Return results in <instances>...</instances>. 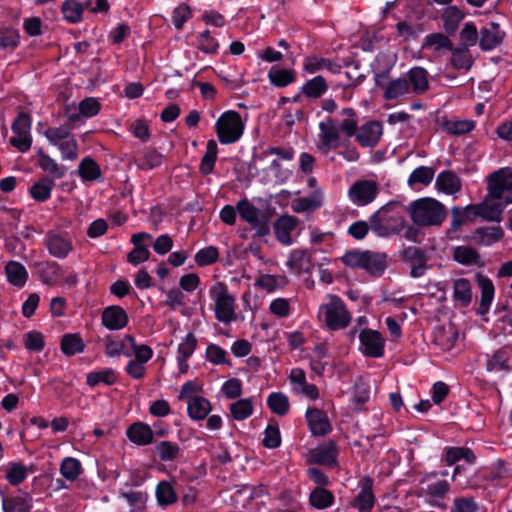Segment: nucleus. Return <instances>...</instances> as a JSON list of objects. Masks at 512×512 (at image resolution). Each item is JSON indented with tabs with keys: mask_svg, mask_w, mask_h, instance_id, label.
Returning a JSON list of instances; mask_svg holds the SVG:
<instances>
[{
	"mask_svg": "<svg viewBox=\"0 0 512 512\" xmlns=\"http://www.w3.org/2000/svg\"><path fill=\"white\" fill-rule=\"evenodd\" d=\"M63 18L71 24L82 20L83 5L76 0H65L61 5Z\"/></svg>",
	"mask_w": 512,
	"mask_h": 512,
	"instance_id": "nucleus-46",
	"label": "nucleus"
},
{
	"mask_svg": "<svg viewBox=\"0 0 512 512\" xmlns=\"http://www.w3.org/2000/svg\"><path fill=\"white\" fill-rule=\"evenodd\" d=\"M156 496L159 504L169 505L176 501V494L168 482H160L156 489Z\"/></svg>",
	"mask_w": 512,
	"mask_h": 512,
	"instance_id": "nucleus-63",
	"label": "nucleus"
},
{
	"mask_svg": "<svg viewBox=\"0 0 512 512\" xmlns=\"http://www.w3.org/2000/svg\"><path fill=\"white\" fill-rule=\"evenodd\" d=\"M477 283L481 292L480 303L477 308V314L480 316L488 313L495 295V287L491 279L485 276H479Z\"/></svg>",
	"mask_w": 512,
	"mask_h": 512,
	"instance_id": "nucleus-25",
	"label": "nucleus"
},
{
	"mask_svg": "<svg viewBox=\"0 0 512 512\" xmlns=\"http://www.w3.org/2000/svg\"><path fill=\"white\" fill-rule=\"evenodd\" d=\"M44 245L51 256L59 259L66 258L73 249L72 241L66 234L54 231L47 232Z\"/></svg>",
	"mask_w": 512,
	"mask_h": 512,
	"instance_id": "nucleus-11",
	"label": "nucleus"
},
{
	"mask_svg": "<svg viewBox=\"0 0 512 512\" xmlns=\"http://www.w3.org/2000/svg\"><path fill=\"white\" fill-rule=\"evenodd\" d=\"M404 77L409 80L410 92L421 95L427 91L429 81L427 71L424 68L413 67Z\"/></svg>",
	"mask_w": 512,
	"mask_h": 512,
	"instance_id": "nucleus-27",
	"label": "nucleus"
},
{
	"mask_svg": "<svg viewBox=\"0 0 512 512\" xmlns=\"http://www.w3.org/2000/svg\"><path fill=\"white\" fill-rule=\"evenodd\" d=\"M265 170L274 176L277 184L285 183L292 176V171L284 168L279 159H273Z\"/></svg>",
	"mask_w": 512,
	"mask_h": 512,
	"instance_id": "nucleus-60",
	"label": "nucleus"
},
{
	"mask_svg": "<svg viewBox=\"0 0 512 512\" xmlns=\"http://www.w3.org/2000/svg\"><path fill=\"white\" fill-rule=\"evenodd\" d=\"M488 194L492 199H504V204L512 203V168L503 167L488 177Z\"/></svg>",
	"mask_w": 512,
	"mask_h": 512,
	"instance_id": "nucleus-5",
	"label": "nucleus"
},
{
	"mask_svg": "<svg viewBox=\"0 0 512 512\" xmlns=\"http://www.w3.org/2000/svg\"><path fill=\"white\" fill-rule=\"evenodd\" d=\"M435 176V170L428 166H419L415 168L408 177L407 184L410 187L415 185L428 186Z\"/></svg>",
	"mask_w": 512,
	"mask_h": 512,
	"instance_id": "nucleus-41",
	"label": "nucleus"
},
{
	"mask_svg": "<svg viewBox=\"0 0 512 512\" xmlns=\"http://www.w3.org/2000/svg\"><path fill=\"white\" fill-rule=\"evenodd\" d=\"M220 44L218 40L211 34L209 29L201 32L197 37V48L204 54H217Z\"/></svg>",
	"mask_w": 512,
	"mask_h": 512,
	"instance_id": "nucleus-47",
	"label": "nucleus"
},
{
	"mask_svg": "<svg viewBox=\"0 0 512 512\" xmlns=\"http://www.w3.org/2000/svg\"><path fill=\"white\" fill-rule=\"evenodd\" d=\"M467 210H473V216L481 217L486 221L500 222L503 212V206L501 204H470L467 205Z\"/></svg>",
	"mask_w": 512,
	"mask_h": 512,
	"instance_id": "nucleus-26",
	"label": "nucleus"
},
{
	"mask_svg": "<svg viewBox=\"0 0 512 512\" xmlns=\"http://www.w3.org/2000/svg\"><path fill=\"white\" fill-rule=\"evenodd\" d=\"M78 172L84 182L97 181L102 177L100 166L90 157H85L81 160Z\"/></svg>",
	"mask_w": 512,
	"mask_h": 512,
	"instance_id": "nucleus-39",
	"label": "nucleus"
},
{
	"mask_svg": "<svg viewBox=\"0 0 512 512\" xmlns=\"http://www.w3.org/2000/svg\"><path fill=\"white\" fill-rule=\"evenodd\" d=\"M209 296L214 303L217 320H233L235 298L229 293L223 282L214 283L209 289Z\"/></svg>",
	"mask_w": 512,
	"mask_h": 512,
	"instance_id": "nucleus-6",
	"label": "nucleus"
},
{
	"mask_svg": "<svg viewBox=\"0 0 512 512\" xmlns=\"http://www.w3.org/2000/svg\"><path fill=\"white\" fill-rule=\"evenodd\" d=\"M237 211L240 217L256 229V234L264 236L268 233L269 227L266 221L260 219V211L247 199L237 203Z\"/></svg>",
	"mask_w": 512,
	"mask_h": 512,
	"instance_id": "nucleus-12",
	"label": "nucleus"
},
{
	"mask_svg": "<svg viewBox=\"0 0 512 512\" xmlns=\"http://www.w3.org/2000/svg\"><path fill=\"white\" fill-rule=\"evenodd\" d=\"M298 224V219L292 215H283L279 217L275 224L274 230L277 240L286 246L292 244L291 234Z\"/></svg>",
	"mask_w": 512,
	"mask_h": 512,
	"instance_id": "nucleus-23",
	"label": "nucleus"
},
{
	"mask_svg": "<svg viewBox=\"0 0 512 512\" xmlns=\"http://www.w3.org/2000/svg\"><path fill=\"white\" fill-rule=\"evenodd\" d=\"M451 57V63L456 69L469 70L472 66V59L465 48H453Z\"/></svg>",
	"mask_w": 512,
	"mask_h": 512,
	"instance_id": "nucleus-57",
	"label": "nucleus"
},
{
	"mask_svg": "<svg viewBox=\"0 0 512 512\" xmlns=\"http://www.w3.org/2000/svg\"><path fill=\"white\" fill-rule=\"evenodd\" d=\"M474 127L475 122L467 119H451L443 123L444 131L452 135H462L469 133L474 129Z\"/></svg>",
	"mask_w": 512,
	"mask_h": 512,
	"instance_id": "nucleus-49",
	"label": "nucleus"
},
{
	"mask_svg": "<svg viewBox=\"0 0 512 512\" xmlns=\"http://www.w3.org/2000/svg\"><path fill=\"white\" fill-rule=\"evenodd\" d=\"M11 128L14 133V136L10 139L11 145L20 152L28 151L32 145L30 115L25 112L19 113Z\"/></svg>",
	"mask_w": 512,
	"mask_h": 512,
	"instance_id": "nucleus-7",
	"label": "nucleus"
},
{
	"mask_svg": "<svg viewBox=\"0 0 512 512\" xmlns=\"http://www.w3.org/2000/svg\"><path fill=\"white\" fill-rule=\"evenodd\" d=\"M80 462L72 457L65 458L60 465L61 475L69 481H74L81 473Z\"/></svg>",
	"mask_w": 512,
	"mask_h": 512,
	"instance_id": "nucleus-53",
	"label": "nucleus"
},
{
	"mask_svg": "<svg viewBox=\"0 0 512 512\" xmlns=\"http://www.w3.org/2000/svg\"><path fill=\"white\" fill-rule=\"evenodd\" d=\"M505 33L496 22H490L479 32V46L483 51H491L501 44Z\"/></svg>",
	"mask_w": 512,
	"mask_h": 512,
	"instance_id": "nucleus-16",
	"label": "nucleus"
},
{
	"mask_svg": "<svg viewBox=\"0 0 512 512\" xmlns=\"http://www.w3.org/2000/svg\"><path fill=\"white\" fill-rule=\"evenodd\" d=\"M452 41L448 36L442 33H432L424 37L421 48L423 50H431L436 53L444 51H452Z\"/></svg>",
	"mask_w": 512,
	"mask_h": 512,
	"instance_id": "nucleus-29",
	"label": "nucleus"
},
{
	"mask_svg": "<svg viewBox=\"0 0 512 512\" xmlns=\"http://www.w3.org/2000/svg\"><path fill=\"white\" fill-rule=\"evenodd\" d=\"M318 314L323 320H350L351 318L343 301L337 296H331L327 303L322 304Z\"/></svg>",
	"mask_w": 512,
	"mask_h": 512,
	"instance_id": "nucleus-18",
	"label": "nucleus"
},
{
	"mask_svg": "<svg viewBox=\"0 0 512 512\" xmlns=\"http://www.w3.org/2000/svg\"><path fill=\"white\" fill-rule=\"evenodd\" d=\"M403 258L410 264V276L413 278L422 277L427 269V257L425 252L415 246L404 249Z\"/></svg>",
	"mask_w": 512,
	"mask_h": 512,
	"instance_id": "nucleus-20",
	"label": "nucleus"
},
{
	"mask_svg": "<svg viewBox=\"0 0 512 512\" xmlns=\"http://www.w3.org/2000/svg\"><path fill=\"white\" fill-rule=\"evenodd\" d=\"M32 508L33 499L27 492L2 498L3 512H31Z\"/></svg>",
	"mask_w": 512,
	"mask_h": 512,
	"instance_id": "nucleus-22",
	"label": "nucleus"
},
{
	"mask_svg": "<svg viewBox=\"0 0 512 512\" xmlns=\"http://www.w3.org/2000/svg\"><path fill=\"white\" fill-rule=\"evenodd\" d=\"M5 272L9 283L16 287H23L28 278V272L23 264L18 261H9L5 266Z\"/></svg>",
	"mask_w": 512,
	"mask_h": 512,
	"instance_id": "nucleus-35",
	"label": "nucleus"
},
{
	"mask_svg": "<svg viewBox=\"0 0 512 512\" xmlns=\"http://www.w3.org/2000/svg\"><path fill=\"white\" fill-rule=\"evenodd\" d=\"M320 146L328 151L339 146L341 131L338 129V118L328 117L319 123Z\"/></svg>",
	"mask_w": 512,
	"mask_h": 512,
	"instance_id": "nucleus-13",
	"label": "nucleus"
},
{
	"mask_svg": "<svg viewBox=\"0 0 512 512\" xmlns=\"http://www.w3.org/2000/svg\"><path fill=\"white\" fill-rule=\"evenodd\" d=\"M388 72L375 73V84L384 89L383 97L386 100H397L410 93L409 80L402 76L385 82Z\"/></svg>",
	"mask_w": 512,
	"mask_h": 512,
	"instance_id": "nucleus-8",
	"label": "nucleus"
},
{
	"mask_svg": "<svg viewBox=\"0 0 512 512\" xmlns=\"http://www.w3.org/2000/svg\"><path fill=\"white\" fill-rule=\"evenodd\" d=\"M327 70L332 74L341 72V66L332 59L316 55L306 56L303 60V72L306 74H316L317 72Z\"/></svg>",
	"mask_w": 512,
	"mask_h": 512,
	"instance_id": "nucleus-19",
	"label": "nucleus"
},
{
	"mask_svg": "<svg viewBox=\"0 0 512 512\" xmlns=\"http://www.w3.org/2000/svg\"><path fill=\"white\" fill-rule=\"evenodd\" d=\"M509 357L504 349L497 350L486 363L487 371H508L510 366L508 364Z\"/></svg>",
	"mask_w": 512,
	"mask_h": 512,
	"instance_id": "nucleus-52",
	"label": "nucleus"
},
{
	"mask_svg": "<svg viewBox=\"0 0 512 512\" xmlns=\"http://www.w3.org/2000/svg\"><path fill=\"white\" fill-rule=\"evenodd\" d=\"M436 186L440 191L450 195L461 190V180L454 172L445 170L437 175Z\"/></svg>",
	"mask_w": 512,
	"mask_h": 512,
	"instance_id": "nucleus-31",
	"label": "nucleus"
},
{
	"mask_svg": "<svg viewBox=\"0 0 512 512\" xmlns=\"http://www.w3.org/2000/svg\"><path fill=\"white\" fill-rule=\"evenodd\" d=\"M155 450L162 461L174 460L179 454L178 445L169 441H162L158 443L155 447Z\"/></svg>",
	"mask_w": 512,
	"mask_h": 512,
	"instance_id": "nucleus-62",
	"label": "nucleus"
},
{
	"mask_svg": "<svg viewBox=\"0 0 512 512\" xmlns=\"http://www.w3.org/2000/svg\"><path fill=\"white\" fill-rule=\"evenodd\" d=\"M210 410V402L201 396H195L188 400V413L192 419H204Z\"/></svg>",
	"mask_w": 512,
	"mask_h": 512,
	"instance_id": "nucleus-42",
	"label": "nucleus"
},
{
	"mask_svg": "<svg viewBox=\"0 0 512 512\" xmlns=\"http://www.w3.org/2000/svg\"><path fill=\"white\" fill-rule=\"evenodd\" d=\"M360 350L370 358H380L384 355L385 338L373 329H363L359 334Z\"/></svg>",
	"mask_w": 512,
	"mask_h": 512,
	"instance_id": "nucleus-9",
	"label": "nucleus"
},
{
	"mask_svg": "<svg viewBox=\"0 0 512 512\" xmlns=\"http://www.w3.org/2000/svg\"><path fill=\"white\" fill-rule=\"evenodd\" d=\"M341 120L338 119V129L346 137L350 138L356 134L358 127L357 113L353 108H344L339 113Z\"/></svg>",
	"mask_w": 512,
	"mask_h": 512,
	"instance_id": "nucleus-34",
	"label": "nucleus"
},
{
	"mask_svg": "<svg viewBox=\"0 0 512 512\" xmlns=\"http://www.w3.org/2000/svg\"><path fill=\"white\" fill-rule=\"evenodd\" d=\"M360 492L352 502V507L359 512H371L375 504V496L372 490L373 480L370 477H363L360 482Z\"/></svg>",
	"mask_w": 512,
	"mask_h": 512,
	"instance_id": "nucleus-17",
	"label": "nucleus"
},
{
	"mask_svg": "<svg viewBox=\"0 0 512 512\" xmlns=\"http://www.w3.org/2000/svg\"><path fill=\"white\" fill-rule=\"evenodd\" d=\"M163 156L156 150L146 149L141 152L135 162L138 168L142 170H151L162 164Z\"/></svg>",
	"mask_w": 512,
	"mask_h": 512,
	"instance_id": "nucleus-43",
	"label": "nucleus"
},
{
	"mask_svg": "<svg viewBox=\"0 0 512 512\" xmlns=\"http://www.w3.org/2000/svg\"><path fill=\"white\" fill-rule=\"evenodd\" d=\"M342 262L351 268L363 269L372 276H381L387 268V255L374 251H348L341 257Z\"/></svg>",
	"mask_w": 512,
	"mask_h": 512,
	"instance_id": "nucleus-3",
	"label": "nucleus"
},
{
	"mask_svg": "<svg viewBox=\"0 0 512 512\" xmlns=\"http://www.w3.org/2000/svg\"><path fill=\"white\" fill-rule=\"evenodd\" d=\"M370 230L378 237L390 238L405 227V209L399 202H388L369 217Z\"/></svg>",
	"mask_w": 512,
	"mask_h": 512,
	"instance_id": "nucleus-1",
	"label": "nucleus"
},
{
	"mask_svg": "<svg viewBox=\"0 0 512 512\" xmlns=\"http://www.w3.org/2000/svg\"><path fill=\"white\" fill-rule=\"evenodd\" d=\"M333 500V494L322 487L315 488L310 494V503L317 509H325L331 506Z\"/></svg>",
	"mask_w": 512,
	"mask_h": 512,
	"instance_id": "nucleus-51",
	"label": "nucleus"
},
{
	"mask_svg": "<svg viewBox=\"0 0 512 512\" xmlns=\"http://www.w3.org/2000/svg\"><path fill=\"white\" fill-rule=\"evenodd\" d=\"M269 408L278 415H285L289 409V401L286 395L275 392L269 395L267 399Z\"/></svg>",
	"mask_w": 512,
	"mask_h": 512,
	"instance_id": "nucleus-54",
	"label": "nucleus"
},
{
	"mask_svg": "<svg viewBox=\"0 0 512 512\" xmlns=\"http://www.w3.org/2000/svg\"><path fill=\"white\" fill-rule=\"evenodd\" d=\"M463 18L464 15L460 9L456 6H448L442 14L444 30L448 34H454Z\"/></svg>",
	"mask_w": 512,
	"mask_h": 512,
	"instance_id": "nucleus-40",
	"label": "nucleus"
},
{
	"mask_svg": "<svg viewBox=\"0 0 512 512\" xmlns=\"http://www.w3.org/2000/svg\"><path fill=\"white\" fill-rule=\"evenodd\" d=\"M407 212L412 222L418 226L441 225L447 215L445 206L434 198H420L410 203Z\"/></svg>",
	"mask_w": 512,
	"mask_h": 512,
	"instance_id": "nucleus-2",
	"label": "nucleus"
},
{
	"mask_svg": "<svg viewBox=\"0 0 512 512\" xmlns=\"http://www.w3.org/2000/svg\"><path fill=\"white\" fill-rule=\"evenodd\" d=\"M311 460L322 465H333L336 461V445L329 441L310 452Z\"/></svg>",
	"mask_w": 512,
	"mask_h": 512,
	"instance_id": "nucleus-33",
	"label": "nucleus"
},
{
	"mask_svg": "<svg viewBox=\"0 0 512 512\" xmlns=\"http://www.w3.org/2000/svg\"><path fill=\"white\" fill-rule=\"evenodd\" d=\"M230 412L234 419L244 420L253 412V405L250 399H240L230 406Z\"/></svg>",
	"mask_w": 512,
	"mask_h": 512,
	"instance_id": "nucleus-55",
	"label": "nucleus"
},
{
	"mask_svg": "<svg viewBox=\"0 0 512 512\" xmlns=\"http://www.w3.org/2000/svg\"><path fill=\"white\" fill-rule=\"evenodd\" d=\"M127 437L131 442L144 446L153 441V432L148 425L137 422L127 429Z\"/></svg>",
	"mask_w": 512,
	"mask_h": 512,
	"instance_id": "nucleus-32",
	"label": "nucleus"
},
{
	"mask_svg": "<svg viewBox=\"0 0 512 512\" xmlns=\"http://www.w3.org/2000/svg\"><path fill=\"white\" fill-rule=\"evenodd\" d=\"M378 193V186L376 182L371 180H362L354 183L349 189L350 200L358 205L364 206L376 198Z\"/></svg>",
	"mask_w": 512,
	"mask_h": 512,
	"instance_id": "nucleus-10",
	"label": "nucleus"
},
{
	"mask_svg": "<svg viewBox=\"0 0 512 512\" xmlns=\"http://www.w3.org/2000/svg\"><path fill=\"white\" fill-rule=\"evenodd\" d=\"M471 284L466 278H458L453 282V300L460 307H467L472 301Z\"/></svg>",
	"mask_w": 512,
	"mask_h": 512,
	"instance_id": "nucleus-30",
	"label": "nucleus"
},
{
	"mask_svg": "<svg viewBox=\"0 0 512 512\" xmlns=\"http://www.w3.org/2000/svg\"><path fill=\"white\" fill-rule=\"evenodd\" d=\"M504 236L500 226L479 227L474 232V239L485 246L498 242Z\"/></svg>",
	"mask_w": 512,
	"mask_h": 512,
	"instance_id": "nucleus-36",
	"label": "nucleus"
},
{
	"mask_svg": "<svg viewBox=\"0 0 512 512\" xmlns=\"http://www.w3.org/2000/svg\"><path fill=\"white\" fill-rule=\"evenodd\" d=\"M451 229L458 230L466 221L473 220V210H467V206L462 208L459 206H454L451 209Z\"/></svg>",
	"mask_w": 512,
	"mask_h": 512,
	"instance_id": "nucleus-58",
	"label": "nucleus"
},
{
	"mask_svg": "<svg viewBox=\"0 0 512 512\" xmlns=\"http://www.w3.org/2000/svg\"><path fill=\"white\" fill-rule=\"evenodd\" d=\"M38 165L44 172L51 175L52 177L50 178L54 181L56 179H61L66 172L64 167L58 165V163L53 158L42 152L39 153Z\"/></svg>",
	"mask_w": 512,
	"mask_h": 512,
	"instance_id": "nucleus-45",
	"label": "nucleus"
},
{
	"mask_svg": "<svg viewBox=\"0 0 512 512\" xmlns=\"http://www.w3.org/2000/svg\"><path fill=\"white\" fill-rule=\"evenodd\" d=\"M54 185V180L49 176L43 177L30 187V195L34 200L38 202H45L51 197V192Z\"/></svg>",
	"mask_w": 512,
	"mask_h": 512,
	"instance_id": "nucleus-38",
	"label": "nucleus"
},
{
	"mask_svg": "<svg viewBox=\"0 0 512 512\" xmlns=\"http://www.w3.org/2000/svg\"><path fill=\"white\" fill-rule=\"evenodd\" d=\"M383 134L381 122L372 120L357 128L356 140L363 147H374L378 144Z\"/></svg>",
	"mask_w": 512,
	"mask_h": 512,
	"instance_id": "nucleus-15",
	"label": "nucleus"
},
{
	"mask_svg": "<svg viewBox=\"0 0 512 512\" xmlns=\"http://www.w3.org/2000/svg\"><path fill=\"white\" fill-rule=\"evenodd\" d=\"M328 88L329 86L325 78L317 75L306 81L302 86L301 91L309 98L318 99L327 92Z\"/></svg>",
	"mask_w": 512,
	"mask_h": 512,
	"instance_id": "nucleus-37",
	"label": "nucleus"
},
{
	"mask_svg": "<svg viewBox=\"0 0 512 512\" xmlns=\"http://www.w3.org/2000/svg\"><path fill=\"white\" fill-rule=\"evenodd\" d=\"M63 160H75L78 157V144L73 135L57 145Z\"/></svg>",
	"mask_w": 512,
	"mask_h": 512,
	"instance_id": "nucleus-64",
	"label": "nucleus"
},
{
	"mask_svg": "<svg viewBox=\"0 0 512 512\" xmlns=\"http://www.w3.org/2000/svg\"><path fill=\"white\" fill-rule=\"evenodd\" d=\"M306 417L313 435L324 436L331 431V424L325 412L319 409H309Z\"/></svg>",
	"mask_w": 512,
	"mask_h": 512,
	"instance_id": "nucleus-24",
	"label": "nucleus"
},
{
	"mask_svg": "<svg viewBox=\"0 0 512 512\" xmlns=\"http://www.w3.org/2000/svg\"><path fill=\"white\" fill-rule=\"evenodd\" d=\"M116 375L113 370H103L97 372H91L87 375V384L91 387L96 386L99 383H105L111 385L115 383Z\"/></svg>",
	"mask_w": 512,
	"mask_h": 512,
	"instance_id": "nucleus-59",
	"label": "nucleus"
},
{
	"mask_svg": "<svg viewBox=\"0 0 512 512\" xmlns=\"http://www.w3.org/2000/svg\"><path fill=\"white\" fill-rule=\"evenodd\" d=\"M218 146L215 140H208L206 145V152L201 159L200 172L203 175H208L213 172L217 159Z\"/></svg>",
	"mask_w": 512,
	"mask_h": 512,
	"instance_id": "nucleus-44",
	"label": "nucleus"
},
{
	"mask_svg": "<svg viewBox=\"0 0 512 512\" xmlns=\"http://www.w3.org/2000/svg\"><path fill=\"white\" fill-rule=\"evenodd\" d=\"M84 343L78 334H66L61 341V350L67 356H72L84 350Z\"/></svg>",
	"mask_w": 512,
	"mask_h": 512,
	"instance_id": "nucleus-50",
	"label": "nucleus"
},
{
	"mask_svg": "<svg viewBox=\"0 0 512 512\" xmlns=\"http://www.w3.org/2000/svg\"><path fill=\"white\" fill-rule=\"evenodd\" d=\"M45 137L50 144L57 146L62 141L69 138L72 134L67 126L49 127L44 132Z\"/></svg>",
	"mask_w": 512,
	"mask_h": 512,
	"instance_id": "nucleus-61",
	"label": "nucleus"
},
{
	"mask_svg": "<svg viewBox=\"0 0 512 512\" xmlns=\"http://www.w3.org/2000/svg\"><path fill=\"white\" fill-rule=\"evenodd\" d=\"M268 78L274 86L285 87L295 80L293 70L272 67L268 72Z\"/></svg>",
	"mask_w": 512,
	"mask_h": 512,
	"instance_id": "nucleus-48",
	"label": "nucleus"
},
{
	"mask_svg": "<svg viewBox=\"0 0 512 512\" xmlns=\"http://www.w3.org/2000/svg\"><path fill=\"white\" fill-rule=\"evenodd\" d=\"M215 131L221 144L237 142L244 132V123L240 114L234 110L222 113L215 123Z\"/></svg>",
	"mask_w": 512,
	"mask_h": 512,
	"instance_id": "nucleus-4",
	"label": "nucleus"
},
{
	"mask_svg": "<svg viewBox=\"0 0 512 512\" xmlns=\"http://www.w3.org/2000/svg\"><path fill=\"white\" fill-rule=\"evenodd\" d=\"M458 335V329L453 322H442L434 329L433 343L447 351L454 347Z\"/></svg>",
	"mask_w": 512,
	"mask_h": 512,
	"instance_id": "nucleus-14",
	"label": "nucleus"
},
{
	"mask_svg": "<svg viewBox=\"0 0 512 512\" xmlns=\"http://www.w3.org/2000/svg\"><path fill=\"white\" fill-rule=\"evenodd\" d=\"M219 258L218 249L214 246H208L200 249L194 256L196 264L200 267L215 263Z\"/></svg>",
	"mask_w": 512,
	"mask_h": 512,
	"instance_id": "nucleus-56",
	"label": "nucleus"
},
{
	"mask_svg": "<svg viewBox=\"0 0 512 512\" xmlns=\"http://www.w3.org/2000/svg\"><path fill=\"white\" fill-rule=\"evenodd\" d=\"M323 203L322 193L314 191L308 196L293 199L291 201V209L296 213L314 211Z\"/></svg>",
	"mask_w": 512,
	"mask_h": 512,
	"instance_id": "nucleus-28",
	"label": "nucleus"
},
{
	"mask_svg": "<svg viewBox=\"0 0 512 512\" xmlns=\"http://www.w3.org/2000/svg\"><path fill=\"white\" fill-rule=\"evenodd\" d=\"M286 265L295 274L308 273L312 269L311 253L308 249H293L289 253Z\"/></svg>",
	"mask_w": 512,
	"mask_h": 512,
	"instance_id": "nucleus-21",
	"label": "nucleus"
}]
</instances>
